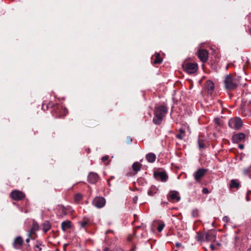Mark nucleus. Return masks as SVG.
<instances>
[{
	"instance_id": "3",
	"label": "nucleus",
	"mask_w": 251,
	"mask_h": 251,
	"mask_svg": "<svg viewBox=\"0 0 251 251\" xmlns=\"http://www.w3.org/2000/svg\"><path fill=\"white\" fill-rule=\"evenodd\" d=\"M243 125L242 120L238 117L231 118L228 121V126L234 129H238Z\"/></svg>"
},
{
	"instance_id": "34",
	"label": "nucleus",
	"mask_w": 251,
	"mask_h": 251,
	"mask_svg": "<svg viewBox=\"0 0 251 251\" xmlns=\"http://www.w3.org/2000/svg\"><path fill=\"white\" fill-rule=\"evenodd\" d=\"M108 156L105 155L102 158L101 160L102 162H105V161H107L108 160Z\"/></svg>"
},
{
	"instance_id": "41",
	"label": "nucleus",
	"mask_w": 251,
	"mask_h": 251,
	"mask_svg": "<svg viewBox=\"0 0 251 251\" xmlns=\"http://www.w3.org/2000/svg\"><path fill=\"white\" fill-rule=\"evenodd\" d=\"M199 146L200 148H202L204 147V145L201 143H200V141H199Z\"/></svg>"
},
{
	"instance_id": "8",
	"label": "nucleus",
	"mask_w": 251,
	"mask_h": 251,
	"mask_svg": "<svg viewBox=\"0 0 251 251\" xmlns=\"http://www.w3.org/2000/svg\"><path fill=\"white\" fill-rule=\"evenodd\" d=\"M216 239V234L214 230H209L205 232V241L215 242Z\"/></svg>"
},
{
	"instance_id": "51",
	"label": "nucleus",
	"mask_w": 251,
	"mask_h": 251,
	"mask_svg": "<svg viewBox=\"0 0 251 251\" xmlns=\"http://www.w3.org/2000/svg\"><path fill=\"white\" fill-rule=\"evenodd\" d=\"M248 192H249V194L250 193H251V191H248Z\"/></svg>"
},
{
	"instance_id": "52",
	"label": "nucleus",
	"mask_w": 251,
	"mask_h": 251,
	"mask_svg": "<svg viewBox=\"0 0 251 251\" xmlns=\"http://www.w3.org/2000/svg\"><path fill=\"white\" fill-rule=\"evenodd\" d=\"M174 251H178L177 250H175Z\"/></svg>"
},
{
	"instance_id": "25",
	"label": "nucleus",
	"mask_w": 251,
	"mask_h": 251,
	"mask_svg": "<svg viewBox=\"0 0 251 251\" xmlns=\"http://www.w3.org/2000/svg\"><path fill=\"white\" fill-rule=\"evenodd\" d=\"M51 226L49 222H46L43 224V230L44 232H47L50 229Z\"/></svg>"
},
{
	"instance_id": "48",
	"label": "nucleus",
	"mask_w": 251,
	"mask_h": 251,
	"mask_svg": "<svg viewBox=\"0 0 251 251\" xmlns=\"http://www.w3.org/2000/svg\"><path fill=\"white\" fill-rule=\"evenodd\" d=\"M117 251H124L122 249H118L117 250Z\"/></svg>"
},
{
	"instance_id": "30",
	"label": "nucleus",
	"mask_w": 251,
	"mask_h": 251,
	"mask_svg": "<svg viewBox=\"0 0 251 251\" xmlns=\"http://www.w3.org/2000/svg\"><path fill=\"white\" fill-rule=\"evenodd\" d=\"M36 238V236L31 234L30 236H28V238L26 239L25 241L26 243H29L30 239L34 240Z\"/></svg>"
},
{
	"instance_id": "23",
	"label": "nucleus",
	"mask_w": 251,
	"mask_h": 251,
	"mask_svg": "<svg viewBox=\"0 0 251 251\" xmlns=\"http://www.w3.org/2000/svg\"><path fill=\"white\" fill-rule=\"evenodd\" d=\"M141 164L139 162L134 163L132 165L133 170L135 172H138L141 170Z\"/></svg>"
},
{
	"instance_id": "44",
	"label": "nucleus",
	"mask_w": 251,
	"mask_h": 251,
	"mask_svg": "<svg viewBox=\"0 0 251 251\" xmlns=\"http://www.w3.org/2000/svg\"><path fill=\"white\" fill-rule=\"evenodd\" d=\"M176 247H180V246H181V244H180V243H176Z\"/></svg>"
},
{
	"instance_id": "9",
	"label": "nucleus",
	"mask_w": 251,
	"mask_h": 251,
	"mask_svg": "<svg viewBox=\"0 0 251 251\" xmlns=\"http://www.w3.org/2000/svg\"><path fill=\"white\" fill-rule=\"evenodd\" d=\"M11 197L14 200L19 201L23 199L25 197V194L20 191L14 190L11 193Z\"/></svg>"
},
{
	"instance_id": "24",
	"label": "nucleus",
	"mask_w": 251,
	"mask_h": 251,
	"mask_svg": "<svg viewBox=\"0 0 251 251\" xmlns=\"http://www.w3.org/2000/svg\"><path fill=\"white\" fill-rule=\"evenodd\" d=\"M157 192V189L155 186H151L150 189L148 191V194L149 196H153Z\"/></svg>"
},
{
	"instance_id": "43",
	"label": "nucleus",
	"mask_w": 251,
	"mask_h": 251,
	"mask_svg": "<svg viewBox=\"0 0 251 251\" xmlns=\"http://www.w3.org/2000/svg\"><path fill=\"white\" fill-rule=\"evenodd\" d=\"M210 247L212 251H214L215 250V247L213 245H212V244L210 245Z\"/></svg>"
},
{
	"instance_id": "38",
	"label": "nucleus",
	"mask_w": 251,
	"mask_h": 251,
	"mask_svg": "<svg viewBox=\"0 0 251 251\" xmlns=\"http://www.w3.org/2000/svg\"><path fill=\"white\" fill-rule=\"evenodd\" d=\"M132 139L131 137H127V138L126 139V142L127 143H128V144L132 142Z\"/></svg>"
},
{
	"instance_id": "5",
	"label": "nucleus",
	"mask_w": 251,
	"mask_h": 251,
	"mask_svg": "<svg viewBox=\"0 0 251 251\" xmlns=\"http://www.w3.org/2000/svg\"><path fill=\"white\" fill-rule=\"evenodd\" d=\"M92 203L95 207L100 208L105 205V200L101 197H98L93 200Z\"/></svg>"
},
{
	"instance_id": "26",
	"label": "nucleus",
	"mask_w": 251,
	"mask_h": 251,
	"mask_svg": "<svg viewBox=\"0 0 251 251\" xmlns=\"http://www.w3.org/2000/svg\"><path fill=\"white\" fill-rule=\"evenodd\" d=\"M82 199V196L81 194H76L75 196V200L76 202H79Z\"/></svg>"
},
{
	"instance_id": "11",
	"label": "nucleus",
	"mask_w": 251,
	"mask_h": 251,
	"mask_svg": "<svg viewBox=\"0 0 251 251\" xmlns=\"http://www.w3.org/2000/svg\"><path fill=\"white\" fill-rule=\"evenodd\" d=\"M154 176L157 180H160L163 182H165L168 179L167 174L163 172L154 173Z\"/></svg>"
},
{
	"instance_id": "18",
	"label": "nucleus",
	"mask_w": 251,
	"mask_h": 251,
	"mask_svg": "<svg viewBox=\"0 0 251 251\" xmlns=\"http://www.w3.org/2000/svg\"><path fill=\"white\" fill-rule=\"evenodd\" d=\"M151 61L153 64H160L162 62V59L160 56V54L157 53L151 57Z\"/></svg>"
},
{
	"instance_id": "17",
	"label": "nucleus",
	"mask_w": 251,
	"mask_h": 251,
	"mask_svg": "<svg viewBox=\"0 0 251 251\" xmlns=\"http://www.w3.org/2000/svg\"><path fill=\"white\" fill-rule=\"evenodd\" d=\"M205 88L207 90L208 93H211L214 89V84L210 81L208 80L205 83Z\"/></svg>"
},
{
	"instance_id": "32",
	"label": "nucleus",
	"mask_w": 251,
	"mask_h": 251,
	"mask_svg": "<svg viewBox=\"0 0 251 251\" xmlns=\"http://www.w3.org/2000/svg\"><path fill=\"white\" fill-rule=\"evenodd\" d=\"M41 246V243L39 241H37V244L35 246V248H38L39 251H41L42 248L40 247Z\"/></svg>"
},
{
	"instance_id": "28",
	"label": "nucleus",
	"mask_w": 251,
	"mask_h": 251,
	"mask_svg": "<svg viewBox=\"0 0 251 251\" xmlns=\"http://www.w3.org/2000/svg\"><path fill=\"white\" fill-rule=\"evenodd\" d=\"M165 226V224L163 223H160L158 227H157V230L158 232H161L162 230H163V228Z\"/></svg>"
},
{
	"instance_id": "27",
	"label": "nucleus",
	"mask_w": 251,
	"mask_h": 251,
	"mask_svg": "<svg viewBox=\"0 0 251 251\" xmlns=\"http://www.w3.org/2000/svg\"><path fill=\"white\" fill-rule=\"evenodd\" d=\"M81 227L84 228L88 224V221L84 220L79 222Z\"/></svg>"
},
{
	"instance_id": "50",
	"label": "nucleus",
	"mask_w": 251,
	"mask_h": 251,
	"mask_svg": "<svg viewBox=\"0 0 251 251\" xmlns=\"http://www.w3.org/2000/svg\"><path fill=\"white\" fill-rule=\"evenodd\" d=\"M247 251H251V248H250Z\"/></svg>"
},
{
	"instance_id": "15",
	"label": "nucleus",
	"mask_w": 251,
	"mask_h": 251,
	"mask_svg": "<svg viewBox=\"0 0 251 251\" xmlns=\"http://www.w3.org/2000/svg\"><path fill=\"white\" fill-rule=\"evenodd\" d=\"M98 180V176L96 173L91 172L88 176V180L90 183H95Z\"/></svg>"
},
{
	"instance_id": "1",
	"label": "nucleus",
	"mask_w": 251,
	"mask_h": 251,
	"mask_svg": "<svg viewBox=\"0 0 251 251\" xmlns=\"http://www.w3.org/2000/svg\"><path fill=\"white\" fill-rule=\"evenodd\" d=\"M167 108L165 106H159L155 108V117L153 119V122L156 124H159L163 117L167 113Z\"/></svg>"
},
{
	"instance_id": "31",
	"label": "nucleus",
	"mask_w": 251,
	"mask_h": 251,
	"mask_svg": "<svg viewBox=\"0 0 251 251\" xmlns=\"http://www.w3.org/2000/svg\"><path fill=\"white\" fill-rule=\"evenodd\" d=\"M251 172V167L245 168L243 169V173L245 175L248 174Z\"/></svg>"
},
{
	"instance_id": "33",
	"label": "nucleus",
	"mask_w": 251,
	"mask_h": 251,
	"mask_svg": "<svg viewBox=\"0 0 251 251\" xmlns=\"http://www.w3.org/2000/svg\"><path fill=\"white\" fill-rule=\"evenodd\" d=\"M223 221L225 223H227L229 221V218L227 216H224L223 218Z\"/></svg>"
},
{
	"instance_id": "47",
	"label": "nucleus",
	"mask_w": 251,
	"mask_h": 251,
	"mask_svg": "<svg viewBox=\"0 0 251 251\" xmlns=\"http://www.w3.org/2000/svg\"><path fill=\"white\" fill-rule=\"evenodd\" d=\"M112 232H113V231H112V230H107V231H106V233L107 234V233H108Z\"/></svg>"
},
{
	"instance_id": "12",
	"label": "nucleus",
	"mask_w": 251,
	"mask_h": 251,
	"mask_svg": "<svg viewBox=\"0 0 251 251\" xmlns=\"http://www.w3.org/2000/svg\"><path fill=\"white\" fill-rule=\"evenodd\" d=\"M206 172V170H205L204 169H199L194 174V176L195 180L199 182L200 181L201 179L204 176Z\"/></svg>"
},
{
	"instance_id": "20",
	"label": "nucleus",
	"mask_w": 251,
	"mask_h": 251,
	"mask_svg": "<svg viewBox=\"0 0 251 251\" xmlns=\"http://www.w3.org/2000/svg\"><path fill=\"white\" fill-rule=\"evenodd\" d=\"M240 187V184L239 181L236 179H231L230 181V184L229 187L231 189L233 188H238Z\"/></svg>"
},
{
	"instance_id": "10",
	"label": "nucleus",
	"mask_w": 251,
	"mask_h": 251,
	"mask_svg": "<svg viewBox=\"0 0 251 251\" xmlns=\"http://www.w3.org/2000/svg\"><path fill=\"white\" fill-rule=\"evenodd\" d=\"M186 129L189 131L190 128L189 126H182L179 130V133L176 134V136L177 138L182 140L185 137Z\"/></svg>"
},
{
	"instance_id": "46",
	"label": "nucleus",
	"mask_w": 251,
	"mask_h": 251,
	"mask_svg": "<svg viewBox=\"0 0 251 251\" xmlns=\"http://www.w3.org/2000/svg\"><path fill=\"white\" fill-rule=\"evenodd\" d=\"M109 251V249L108 248H105L104 249V251Z\"/></svg>"
},
{
	"instance_id": "39",
	"label": "nucleus",
	"mask_w": 251,
	"mask_h": 251,
	"mask_svg": "<svg viewBox=\"0 0 251 251\" xmlns=\"http://www.w3.org/2000/svg\"><path fill=\"white\" fill-rule=\"evenodd\" d=\"M137 200H138L137 196L134 197V198H133V201L134 203H136Z\"/></svg>"
},
{
	"instance_id": "13",
	"label": "nucleus",
	"mask_w": 251,
	"mask_h": 251,
	"mask_svg": "<svg viewBox=\"0 0 251 251\" xmlns=\"http://www.w3.org/2000/svg\"><path fill=\"white\" fill-rule=\"evenodd\" d=\"M245 134L243 133L235 134L232 137V140L233 143H238L244 140Z\"/></svg>"
},
{
	"instance_id": "29",
	"label": "nucleus",
	"mask_w": 251,
	"mask_h": 251,
	"mask_svg": "<svg viewBox=\"0 0 251 251\" xmlns=\"http://www.w3.org/2000/svg\"><path fill=\"white\" fill-rule=\"evenodd\" d=\"M61 109L62 112H61V113L60 114V116L66 115L68 113L67 110L66 108L63 107L61 108Z\"/></svg>"
},
{
	"instance_id": "6",
	"label": "nucleus",
	"mask_w": 251,
	"mask_h": 251,
	"mask_svg": "<svg viewBox=\"0 0 251 251\" xmlns=\"http://www.w3.org/2000/svg\"><path fill=\"white\" fill-rule=\"evenodd\" d=\"M198 55L201 61L205 62L208 58V52L205 49H199L198 51Z\"/></svg>"
},
{
	"instance_id": "2",
	"label": "nucleus",
	"mask_w": 251,
	"mask_h": 251,
	"mask_svg": "<svg viewBox=\"0 0 251 251\" xmlns=\"http://www.w3.org/2000/svg\"><path fill=\"white\" fill-rule=\"evenodd\" d=\"M224 82L226 88L230 91L235 89L238 86V81L229 75L226 76Z\"/></svg>"
},
{
	"instance_id": "4",
	"label": "nucleus",
	"mask_w": 251,
	"mask_h": 251,
	"mask_svg": "<svg viewBox=\"0 0 251 251\" xmlns=\"http://www.w3.org/2000/svg\"><path fill=\"white\" fill-rule=\"evenodd\" d=\"M183 69L188 74H193L198 69V65L196 63H186L182 65Z\"/></svg>"
},
{
	"instance_id": "16",
	"label": "nucleus",
	"mask_w": 251,
	"mask_h": 251,
	"mask_svg": "<svg viewBox=\"0 0 251 251\" xmlns=\"http://www.w3.org/2000/svg\"><path fill=\"white\" fill-rule=\"evenodd\" d=\"M39 229V226L37 223H33L31 228L28 232L27 235L30 236L31 234L36 236L35 232Z\"/></svg>"
},
{
	"instance_id": "45",
	"label": "nucleus",
	"mask_w": 251,
	"mask_h": 251,
	"mask_svg": "<svg viewBox=\"0 0 251 251\" xmlns=\"http://www.w3.org/2000/svg\"><path fill=\"white\" fill-rule=\"evenodd\" d=\"M136 247H134V248H132L130 249V251H134L135 250Z\"/></svg>"
},
{
	"instance_id": "35",
	"label": "nucleus",
	"mask_w": 251,
	"mask_h": 251,
	"mask_svg": "<svg viewBox=\"0 0 251 251\" xmlns=\"http://www.w3.org/2000/svg\"><path fill=\"white\" fill-rule=\"evenodd\" d=\"M197 215H198V212H197V210H193L192 211V215L193 217H196L197 216Z\"/></svg>"
},
{
	"instance_id": "49",
	"label": "nucleus",
	"mask_w": 251,
	"mask_h": 251,
	"mask_svg": "<svg viewBox=\"0 0 251 251\" xmlns=\"http://www.w3.org/2000/svg\"><path fill=\"white\" fill-rule=\"evenodd\" d=\"M128 241H131V238L130 237H128Z\"/></svg>"
},
{
	"instance_id": "7",
	"label": "nucleus",
	"mask_w": 251,
	"mask_h": 251,
	"mask_svg": "<svg viewBox=\"0 0 251 251\" xmlns=\"http://www.w3.org/2000/svg\"><path fill=\"white\" fill-rule=\"evenodd\" d=\"M168 198L169 201L173 202H177L180 200V197L179 195L178 192L176 191L170 192L168 194Z\"/></svg>"
},
{
	"instance_id": "21",
	"label": "nucleus",
	"mask_w": 251,
	"mask_h": 251,
	"mask_svg": "<svg viewBox=\"0 0 251 251\" xmlns=\"http://www.w3.org/2000/svg\"><path fill=\"white\" fill-rule=\"evenodd\" d=\"M61 227L63 231H66L71 227V222L69 221L63 222L61 224Z\"/></svg>"
},
{
	"instance_id": "19",
	"label": "nucleus",
	"mask_w": 251,
	"mask_h": 251,
	"mask_svg": "<svg viewBox=\"0 0 251 251\" xmlns=\"http://www.w3.org/2000/svg\"><path fill=\"white\" fill-rule=\"evenodd\" d=\"M146 158L149 162L153 163L155 160L156 156L153 153H149L146 155Z\"/></svg>"
},
{
	"instance_id": "36",
	"label": "nucleus",
	"mask_w": 251,
	"mask_h": 251,
	"mask_svg": "<svg viewBox=\"0 0 251 251\" xmlns=\"http://www.w3.org/2000/svg\"><path fill=\"white\" fill-rule=\"evenodd\" d=\"M62 212L64 214V215H66L67 214V210H66V209L63 206L62 207Z\"/></svg>"
},
{
	"instance_id": "37",
	"label": "nucleus",
	"mask_w": 251,
	"mask_h": 251,
	"mask_svg": "<svg viewBox=\"0 0 251 251\" xmlns=\"http://www.w3.org/2000/svg\"><path fill=\"white\" fill-rule=\"evenodd\" d=\"M202 192L204 194H208L209 193V191L206 188H204L202 189Z\"/></svg>"
},
{
	"instance_id": "22",
	"label": "nucleus",
	"mask_w": 251,
	"mask_h": 251,
	"mask_svg": "<svg viewBox=\"0 0 251 251\" xmlns=\"http://www.w3.org/2000/svg\"><path fill=\"white\" fill-rule=\"evenodd\" d=\"M196 239L200 242L205 241V232L200 233L197 232L196 236Z\"/></svg>"
},
{
	"instance_id": "14",
	"label": "nucleus",
	"mask_w": 251,
	"mask_h": 251,
	"mask_svg": "<svg viewBox=\"0 0 251 251\" xmlns=\"http://www.w3.org/2000/svg\"><path fill=\"white\" fill-rule=\"evenodd\" d=\"M24 243V241L21 236L17 237L13 242V247L16 249H20Z\"/></svg>"
},
{
	"instance_id": "42",
	"label": "nucleus",
	"mask_w": 251,
	"mask_h": 251,
	"mask_svg": "<svg viewBox=\"0 0 251 251\" xmlns=\"http://www.w3.org/2000/svg\"><path fill=\"white\" fill-rule=\"evenodd\" d=\"M246 199L247 201H250V198L249 197V192H247V196H246Z\"/></svg>"
},
{
	"instance_id": "40",
	"label": "nucleus",
	"mask_w": 251,
	"mask_h": 251,
	"mask_svg": "<svg viewBox=\"0 0 251 251\" xmlns=\"http://www.w3.org/2000/svg\"><path fill=\"white\" fill-rule=\"evenodd\" d=\"M238 147L241 150H243L244 149V146L243 144H239L238 145Z\"/></svg>"
}]
</instances>
